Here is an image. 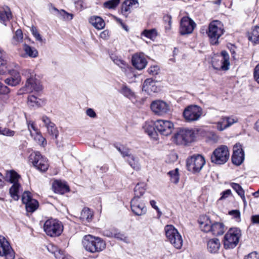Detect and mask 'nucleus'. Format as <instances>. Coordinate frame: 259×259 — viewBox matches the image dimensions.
Returning <instances> with one entry per match:
<instances>
[{
    "mask_svg": "<svg viewBox=\"0 0 259 259\" xmlns=\"http://www.w3.org/2000/svg\"><path fill=\"white\" fill-rule=\"evenodd\" d=\"M83 248L92 253H100L104 250L106 246V242L101 238L92 235H87L82 239Z\"/></svg>",
    "mask_w": 259,
    "mask_h": 259,
    "instance_id": "1",
    "label": "nucleus"
},
{
    "mask_svg": "<svg viewBox=\"0 0 259 259\" xmlns=\"http://www.w3.org/2000/svg\"><path fill=\"white\" fill-rule=\"evenodd\" d=\"M22 75L26 78V81L25 86L20 89L18 91L19 95L31 93L33 91L39 92L42 89L39 80L35 78V74L33 70L30 69L23 70L22 73Z\"/></svg>",
    "mask_w": 259,
    "mask_h": 259,
    "instance_id": "2",
    "label": "nucleus"
},
{
    "mask_svg": "<svg viewBox=\"0 0 259 259\" xmlns=\"http://www.w3.org/2000/svg\"><path fill=\"white\" fill-rule=\"evenodd\" d=\"M164 232L166 240L175 248L181 249L183 246V240L178 230L174 226L167 225L164 227Z\"/></svg>",
    "mask_w": 259,
    "mask_h": 259,
    "instance_id": "3",
    "label": "nucleus"
},
{
    "mask_svg": "<svg viewBox=\"0 0 259 259\" xmlns=\"http://www.w3.org/2000/svg\"><path fill=\"white\" fill-rule=\"evenodd\" d=\"M195 133L192 129L180 128L173 137V141L178 145H187L194 140Z\"/></svg>",
    "mask_w": 259,
    "mask_h": 259,
    "instance_id": "4",
    "label": "nucleus"
},
{
    "mask_svg": "<svg viewBox=\"0 0 259 259\" xmlns=\"http://www.w3.org/2000/svg\"><path fill=\"white\" fill-rule=\"evenodd\" d=\"M44 230L47 235L51 237H58L63 232V226L61 222L57 219L51 218L45 221Z\"/></svg>",
    "mask_w": 259,
    "mask_h": 259,
    "instance_id": "5",
    "label": "nucleus"
},
{
    "mask_svg": "<svg viewBox=\"0 0 259 259\" xmlns=\"http://www.w3.org/2000/svg\"><path fill=\"white\" fill-rule=\"evenodd\" d=\"M224 32L223 26L220 21L215 20L211 22L209 25L208 29L207 31L210 43L212 45L218 44L219 38Z\"/></svg>",
    "mask_w": 259,
    "mask_h": 259,
    "instance_id": "6",
    "label": "nucleus"
},
{
    "mask_svg": "<svg viewBox=\"0 0 259 259\" xmlns=\"http://www.w3.org/2000/svg\"><path fill=\"white\" fill-rule=\"evenodd\" d=\"M203 114L202 108L196 105H191L186 107L183 110V117L185 121L189 123L199 120Z\"/></svg>",
    "mask_w": 259,
    "mask_h": 259,
    "instance_id": "7",
    "label": "nucleus"
},
{
    "mask_svg": "<svg viewBox=\"0 0 259 259\" xmlns=\"http://www.w3.org/2000/svg\"><path fill=\"white\" fill-rule=\"evenodd\" d=\"M241 232L238 228H230L224 236V245L226 249L233 248L238 244Z\"/></svg>",
    "mask_w": 259,
    "mask_h": 259,
    "instance_id": "8",
    "label": "nucleus"
},
{
    "mask_svg": "<svg viewBox=\"0 0 259 259\" xmlns=\"http://www.w3.org/2000/svg\"><path fill=\"white\" fill-rule=\"evenodd\" d=\"M229 156L228 147L223 145L213 151L211 156V161L217 164H223L228 160Z\"/></svg>",
    "mask_w": 259,
    "mask_h": 259,
    "instance_id": "9",
    "label": "nucleus"
},
{
    "mask_svg": "<svg viewBox=\"0 0 259 259\" xmlns=\"http://www.w3.org/2000/svg\"><path fill=\"white\" fill-rule=\"evenodd\" d=\"M205 164L204 157L200 154L194 155L187 160V169L193 173L199 172Z\"/></svg>",
    "mask_w": 259,
    "mask_h": 259,
    "instance_id": "10",
    "label": "nucleus"
},
{
    "mask_svg": "<svg viewBox=\"0 0 259 259\" xmlns=\"http://www.w3.org/2000/svg\"><path fill=\"white\" fill-rule=\"evenodd\" d=\"M29 160L40 171H45L49 167L47 159L38 151H32L29 156Z\"/></svg>",
    "mask_w": 259,
    "mask_h": 259,
    "instance_id": "11",
    "label": "nucleus"
},
{
    "mask_svg": "<svg viewBox=\"0 0 259 259\" xmlns=\"http://www.w3.org/2000/svg\"><path fill=\"white\" fill-rule=\"evenodd\" d=\"M154 125L157 132L165 136L170 135L174 128L173 123L166 120H157L154 122Z\"/></svg>",
    "mask_w": 259,
    "mask_h": 259,
    "instance_id": "12",
    "label": "nucleus"
},
{
    "mask_svg": "<svg viewBox=\"0 0 259 259\" xmlns=\"http://www.w3.org/2000/svg\"><path fill=\"white\" fill-rule=\"evenodd\" d=\"M152 111L156 115H163L170 111L169 105L162 100H155L151 104Z\"/></svg>",
    "mask_w": 259,
    "mask_h": 259,
    "instance_id": "13",
    "label": "nucleus"
},
{
    "mask_svg": "<svg viewBox=\"0 0 259 259\" xmlns=\"http://www.w3.org/2000/svg\"><path fill=\"white\" fill-rule=\"evenodd\" d=\"M0 256H5L6 259H14L15 252L6 238L0 236Z\"/></svg>",
    "mask_w": 259,
    "mask_h": 259,
    "instance_id": "14",
    "label": "nucleus"
},
{
    "mask_svg": "<svg viewBox=\"0 0 259 259\" xmlns=\"http://www.w3.org/2000/svg\"><path fill=\"white\" fill-rule=\"evenodd\" d=\"M221 59L212 61V65L216 70H227L229 68V56L226 51L221 52Z\"/></svg>",
    "mask_w": 259,
    "mask_h": 259,
    "instance_id": "15",
    "label": "nucleus"
},
{
    "mask_svg": "<svg viewBox=\"0 0 259 259\" xmlns=\"http://www.w3.org/2000/svg\"><path fill=\"white\" fill-rule=\"evenodd\" d=\"M195 27L196 24L191 19L188 17H184L181 20L180 33L182 35L190 34Z\"/></svg>",
    "mask_w": 259,
    "mask_h": 259,
    "instance_id": "16",
    "label": "nucleus"
},
{
    "mask_svg": "<svg viewBox=\"0 0 259 259\" xmlns=\"http://www.w3.org/2000/svg\"><path fill=\"white\" fill-rule=\"evenodd\" d=\"M131 207L133 213L137 215L145 214L147 208L144 203L139 198L134 197L131 201Z\"/></svg>",
    "mask_w": 259,
    "mask_h": 259,
    "instance_id": "17",
    "label": "nucleus"
},
{
    "mask_svg": "<svg viewBox=\"0 0 259 259\" xmlns=\"http://www.w3.org/2000/svg\"><path fill=\"white\" fill-rule=\"evenodd\" d=\"M244 160V152L240 143H236L233 147L232 161L236 165H241Z\"/></svg>",
    "mask_w": 259,
    "mask_h": 259,
    "instance_id": "18",
    "label": "nucleus"
},
{
    "mask_svg": "<svg viewBox=\"0 0 259 259\" xmlns=\"http://www.w3.org/2000/svg\"><path fill=\"white\" fill-rule=\"evenodd\" d=\"M237 121V118L233 116H223L221 120L217 123V128L220 131H223Z\"/></svg>",
    "mask_w": 259,
    "mask_h": 259,
    "instance_id": "19",
    "label": "nucleus"
},
{
    "mask_svg": "<svg viewBox=\"0 0 259 259\" xmlns=\"http://www.w3.org/2000/svg\"><path fill=\"white\" fill-rule=\"evenodd\" d=\"M156 82L151 78H148L145 80L143 85V91H145L148 94L152 93L158 92L159 89L156 85Z\"/></svg>",
    "mask_w": 259,
    "mask_h": 259,
    "instance_id": "20",
    "label": "nucleus"
},
{
    "mask_svg": "<svg viewBox=\"0 0 259 259\" xmlns=\"http://www.w3.org/2000/svg\"><path fill=\"white\" fill-rule=\"evenodd\" d=\"M133 65L139 70L144 69L147 63V60L143 54H135L132 57Z\"/></svg>",
    "mask_w": 259,
    "mask_h": 259,
    "instance_id": "21",
    "label": "nucleus"
},
{
    "mask_svg": "<svg viewBox=\"0 0 259 259\" xmlns=\"http://www.w3.org/2000/svg\"><path fill=\"white\" fill-rule=\"evenodd\" d=\"M21 81V76L18 71L12 70L10 71V76L5 80V82L12 87L16 86Z\"/></svg>",
    "mask_w": 259,
    "mask_h": 259,
    "instance_id": "22",
    "label": "nucleus"
},
{
    "mask_svg": "<svg viewBox=\"0 0 259 259\" xmlns=\"http://www.w3.org/2000/svg\"><path fill=\"white\" fill-rule=\"evenodd\" d=\"M49 10L50 12L58 17H62L65 20H70L73 18V15L65 12L63 10H59L52 4H50Z\"/></svg>",
    "mask_w": 259,
    "mask_h": 259,
    "instance_id": "23",
    "label": "nucleus"
},
{
    "mask_svg": "<svg viewBox=\"0 0 259 259\" xmlns=\"http://www.w3.org/2000/svg\"><path fill=\"white\" fill-rule=\"evenodd\" d=\"M138 5L137 0H126L124 2L121 7V13L125 16H127L131 12L134 6Z\"/></svg>",
    "mask_w": 259,
    "mask_h": 259,
    "instance_id": "24",
    "label": "nucleus"
},
{
    "mask_svg": "<svg viewBox=\"0 0 259 259\" xmlns=\"http://www.w3.org/2000/svg\"><path fill=\"white\" fill-rule=\"evenodd\" d=\"M198 221L200 228L202 231L206 233L210 232L212 223L207 217H202Z\"/></svg>",
    "mask_w": 259,
    "mask_h": 259,
    "instance_id": "25",
    "label": "nucleus"
},
{
    "mask_svg": "<svg viewBox=\"0 0 259 259\" xmlns=\"http://www.w3.org/2000/svg\"><path fill=\"white\" fill-rule=\"evenodd\" d=\"M210 232L215 236L222 235L226 230V228L223 223L213 222L212 224Z\"/></svg>",
    "mask_w": 259,
    "mask_h": 259,
    "instance_id": "26",
    "label": "nucleus"
},
{
    "mask_svg": "<svg viewBox=\"0 0 259 259\" xmlns=\"http://www.w3.org/2000/svg\"><path fill=\"white\" fill-rule=\"evenodd\" d=\"M46 248L49 252L54 254L57 259H64V256L63 251L58 249V247L53 244L50 243L46 246Z\"/></svg>",
    "mask_w": 259,
    "mask_h": 259,
    "instance_id": "27",
    "label": "nucleus"
},
{
    "mask_svg": "<svg viewBox=\"0 0 259 259\" xmlns=\"http://www.w3.org/2000/svg\"><path fill=\"white\" fill-rule=\"evenodd\" d=\"M90 23L96 29H102L105 27V24L103 19L100 17L94 16L89 19Z\"/></svg>",
    "mask_w": 259,
    "mask_h": 259,
    "instance_id": "28",
    "label": "nucleus"
},
{
    "mask_svg": "<svg viewBox=\"0 0 259 259\" xmlns=\"http://www.w3.org/2000/svg\"><path fill=\"white\" fill-rule=\"evenodd\" d=\"M220 242L218 238L210 239L207 242V248L211 253H216L220 247Z\"/></svg>",
    "mask_w": 259,
    "mask_h": 259,
    "instance_id": "29",
    "label": "nucleus"
},
{
    "mask_svg": "<svg viewBox=\"0 0 259 259\" xmlns=\"http://www.w3.org/2000/svg\"><path fill=\"white\" fill-rule=\"evenodd\" d=\"M53 187L56 193L63 194L69 191V188L65 183L59 181H56L53 184Z\"/></svg>",
    "mask_w": 259,
    "mask_h": 259,
    "instance_id": "30",
    "label": "nucleus"
},
{
    "mask_svg": "<svg viewBox=\"0 0 259 259\" xmlns=\"http://www.w3.org/2000/svg\"><path fill=\"white\" fill-rule=\"evenodd\" d=\"M12 18V14L8 8L0 9V22L5 25V22L9 21Z\"/></svg>",
    "mask_w": 259,
    "mask_h": 259,
    "instance_id": "31",
    "label": "nucleus"
},
{
    "mask_svg": "<svg viewBox=\"0 0 259 259\" xmlns=\"http://www.w3.org/2000/svg\"><path fill=\"white\" fill-rule=\"evenodd\" d=\"M42 102L41 99L33 95L29 96L28 97L27 104L31 108H37L41 106Z\"/></svg>",
    "mask_w": 259,
    "mask_h": 259,
    "instance_id": "32",
    "label": "nucleus"
},
{
    "mask_svg": "<svg viewBox=\"0 0 259 259\" xmlns=\"http://www.w3.org/2000/svg\"><path fill=\"white\" fill-rule=\"evenodd\" d=\"M126 160L134 169L137 171L140 170L141 164L138 157L132 155L127 158Z\"/></svg>",
    "mask_w": 259,
    "mask_h": 259,
    "instance_id": "33",
    "label": "nucleus"
},
{
    "mask_svg": "<svg viewBox=\"0 0 259 259\" xmlns=\"http://www.w3.org/2000/svg\"><path fill=\"white\" fill-rule=\"evenodd\" d=\"M19 176L14 170L7 171L5 176V180L11 183H18Z\"/></svg>",
    "mask_w": 259,
    "mask_h": 259,
    "instance_id": "34",
    "label": "nucleus"
},
{
    "mask_svg": "<svg viewBox=\"0 0 259 259\" xmlns=\"http://www.w3.org/2000/svg\"><path fill=\"white\" fill-rule=\"evenodd\" d=\"M248 39L255 44H259V26H255L248 35Z\"/></svg>",
    "mask_w": 259,
    "mask_h": 259,
    "instance_id": "35",
    "label": "nucleus"
},
{
    "mask_svg": "<svg viewBox=\"0 0 259 259\" xmlns=\"http://www.w3.org/2000/svg\"><path fill=\"white\" fill-rule=\"evenodd\" d=\"M143 129L147 134L150 136L153 137L155 133L157 132L156 128L154 125V122H146L143 126Z\"/></svg>",
    "mask_w": 259,
    "mask_h": 259,
    "instance_id": "36",
    "label": "nucleus"
},
{
    "mask_svg": "<svg viewBox=\"0 0 259 259\" xmlns=\"http://www.w3.org/2000/svg\"><path fill=\"white\" fill-rule=\"evenodd\" d=\"M120 93L124 96L130 100L135 98V93L130 88L125 85H122L120 90Z\"/></svg>",
    "mask_w": 259,
    "mask_h": 259,
    "instance_id": "37",
    "label": "nucleus"
},
{
    "mask_svg": "<svg viewBox=\"0 0 259 259\" xmlns=\"http://www.w3.org/2000/svg\"><path fill=\"white\" fill-rule=\"evenodd\" d=\"M93 212L89 208H84L81 212L80 218L82 221L90 222L93 218Z\"/></svg>",
    "mask_w": 259,
    "mask_h": 259,
    "instance_id": "38",
    "label": "nucleus"
},
{
    "mask_svg": "<svg viewBox=\"0 0 259 259\" xmlns=\"http://www.w3.org/2000/svg\"><path fill=\"white\" fill-rule=\"evenodd\" d=\"M230 185L231 187L236 192L238 195L240 196L243 202L245 203L246 202L244 195L245 193L241 186L239 184L235 183H232Z\"/></svg>",
    "mask_w": 259,
    "mask_h": 259,
    "instance_id": "39",
    "label": "nucleus"
},
{
    "mask_svg": "<svg viewBox=\"0 0 259 259\" xmlns=\"http://www.w3.org/2000/svg\"><path fill=\"white\" fill-rule=\"evenodd\" d=\"M145 184L143 183L137 184L134 189V197L140 199L141 196L145 193Z\"/></svg>",
    "mask_w": 259,
    "mask_h": 259,
    "instance_id": "40",
    "label": "nucleus"
},
{
    "mask_svg": "<svg viewBox=\"0 0 259 259\" xmlns=\"http://www.w3.org/2000/svg\"><path fill=\"white\" fill-rule=\"evenodd\" d=\"M111 59L114 63L120 67L125 72L127 70H130L131 68L126 63L125 61L117 57H111Z\"/></svg>",
    "mask_w": 259,
    "mask_h": 259,
    "instance_id": "41",
    "label": "nucleus"
},
{
    "mask_svg": "<svg viewBox=\"0 0 259 259\" xmlns=\"http://www.w3.org/2000/svg\"><path fill=\"white\" fill-rule=\"evenodd\" d=\"M20 187V185L19 183H14L10 189L9 192L11 196L15 200L19 199L18 192Z\"/></svg>",
    "mask_w": 259,
    "mask_h": 259,
    "instance_id": "42",
    "label": "nucleus"
},
{
    "mask_svg": "<svg viewBox=\"0 0 259 259\" xmlns=\"http://www.w3.org/2000/svg\"><path fill=\"white\" fill-rule=\"evenodd\" d=\"M38 207V201L34 199L25 204L26 211L29 212H33L35 211Z\"/></svg>",
    "mask_w": 259,
    "mask_h": 259,
    "instance_id": "43",
    "label": "nucleus"
},
{
    "mask_svg": "<svg viewBox=\"0 0 259 259\" xmlns=\"http://www.w3.org/2000/svg\"><path fill=\"white\" fill-rule=\"evenodd\" d=\"M23 50L26 54L31 58H35L38 56L37 51L35 48L31 47L28 45H24Z\"/></svg>",
    "mask_w": 259,
    "mask_h": 259,
    "instance_id": "44",
    "label": "nucleus"
},
{
    "mask_svg": "<svg viewBox=\"0 0 259 259\" xmlns=\"http://www.w3.org/2000/svg\"><path fill=\"white\" fill-rule=\"evenodd\" d=\"M23 38V35L22 30L21 29H18L15 32L12 39V44L14 45H17L22 42Z\"/></svg>",
    "mask_w": 259,
    "mask_h": 259,
    "instance_id": "45",
    "label": "nucleus"
},
{
    "mask_svg": "<svg viewBox=\"0 0 259 259\" xmlns=\"http://www.w3.org/2000/svg\"><path fill=\"white\" fill-rule=\"evenodd\" d=\"M167 174L170 178L172 183L177 184L179 181V169L176 168L173 170L169 171Z\"/></svg>",
    "mask_w": 259,
    "mask_h": 259,
    "instance_id": "46",
    "label": "nucleus"
},
{
    "mask_svg": "<svg viewBox=\"0 0 259 259\" xmlns=\"http://www.w3.org/2000/svg\"><path fill=\"white\" fill-rule=\"evenodd\" d=\"M116 148L123 157H127L128 158L132 155L130 153V149L123 145L116 146Z\"/></svg>",
    "mask_w": 259,
    "mask_h": 259,
    "instance_id": "47",
    "label": "nucleus"
},
{
    "mask_svg": "<svg viewBox=\"0 0 259 259\" xmlns=\"http://www.w3.org/2000/svg\"><path fill=\"white\" fill-rule=\"evenodd\" d=\"M142 35L151 39H153L156 37L157 33L155 29H152L150 30H145L142 32Z\"/></svg>",
    "mask_w": 259,
    "mask_h": 259,
    "instance_id": "48",
    "label": "nucleus"
},
{
    "mask_svg": "<svg viewBox=\"0 0 259 259\" xmlns=\"http://www.w3.org/2000/svg\"><path fill=\"white\" fill-rule=\"evenodd\" d=\"M48 132V133L52 136H55V138L56 139L58 136V131L57 129V127L55 126V124L53 123H51L49 126L46 127Z\"/></svg>",
    "mask_w": 259,
    "mask_h": 259,
    "instance_id": "49",
    "label": "nucleus"
},
{
    "mask_svg": "<svg viewBox=\"0 0 259 259\" xmlns=\"http://www.w3.org/2000/svg\"><path fill=\"white\" fill-rule=\"evenodd\" d=\"M120 0H109L104 3V7L107 9H114L119 4Z\"/></svg>",
    "mask_w": 259,
    "mask_h": 259,
    "instance_id": "50",
    "label": "nucleus"
},
{
    "mask_svg": "<svg viewBox=\"0 0 259 259\" xmlns=\"http://www.w3.org/2000/svg\"><path fill=\"white\" fill-rule=\"evenodd\" d=\"M113 237L125 242H128V238L126 237L124 234L119 232L117 229H116V233L114 234Z\"/></svg>",
    "mask_w": 259,
    "mask_h": 259,
    "instance_id": "51",
    "label": "nucleus"
},
{
    "mask_svg": "<svg viewBox=\"0 0 259 259\" xmlns=\"http://www.w3.org/2000/svg\"><path fill=\"white\" fill-rule=\"evenodd\" d=\"M34 140L40 145L44 146L47 144V142L41 134L38 133V132L36 133V136L34 138Z\"/></svg>",
    "mask_w": 259,
    "mask_h": 259,
    "instance_id": "52",
    "label": "nucleus"
},
{
    "mask_svg": "<svg viewBox=\"0 0 259 259\" xmlns=\"http://www.w3.org/2000/svg\"><path fill=\"white\" fill-rule=\"evenodd\" d=\"M14 134V131L6 127L3 128L0 127V135L8 137H12Z\"/></svg>",
    "mask_w": 259,
    "mask_h": 259,
    "instance_id": "53",
    "label": "nucleus"
},
{
    "mask_svg": "<svg viewBox=\"0 0 259 259\" xmlns=\"http://www.w3.org/2000/svg\"><path fill=\"white\" fill-rule=\"evenodd\" d=\"M31 31L36 40L40 42H43L42 38L35 27L32 26L31 28Z\"/></svg>",
    "mask_w": 259,
    "mask_h": 259,
    "instance_id": "54",
    "label": "nucleus"
},
{
    "mask_svg": "<svg viewBox=\"0 0 259 259\" xmlns=\"http://www.w3.org/2000/svg\"><path fill=\"white\" fill-rule=\"evenodd\" d=\"M116 229L114 228L106 229L103 231V234L105 236L112 238L113 237L114 234L116 233Z\"/></svg>",
    "mask_w": 259,
    "mask_h": 259,
    "instance_id": "55",
    "label": "nucleus"
},
{
    "mask_svg": "<svg viewBox=\"0 0 259 259\" xmlns=\"http://www.w3.org/2000/svg\"><path fill=\"white\" fill-rule=\"evenodd\" d=\"M32 199V198H31V194L29 192L25 191L23 193L22 196V201L24 204H25Z\"/></svg>",
    "mask_w": 259,
    "mask_h": 259,
    "instance_id": "56",
    "label": "nucleus"
},
{
    "mask_svg": "<svg viewBox=\"0 0 259 259\" xmlns=\"http://www.w3.org/2000/svg\"><path fill=\"white\" fill-rule=\"evenodd\" d=\"M231 195H232V192H231V190H230V189L226 190L222 192L221 197L220 198L219 200H222L223 199H225L227 198H228Z\"/></svg>",
    "mask_w": 259,
    "mask_h": 259,
    "instance_id": "57",
    "label": "nucleus"
},
{
    "mask_svg": "<svg viewBox=\"0 0 259 259\" xmlns=\"http://www.w3.org/2000/svg\"><path fill=\"white\" fill-rule=\"evenodd\" d=\"M10 92V89L0 82V93L7 94Z\"/></svg>",
    "mask_w": 259,
    "mask_h": 259,
    "instance_id": "58",
    "label": "nucleus"
},
{
    "mask_svg": "<svg viewBox=\"0 0 259 259\" xmlns=\"http://www.w3.org/2000/svg\"><path fill=\"white\" fill-rule=\"evenodd\" d=\"M244 259H259V256L256 251H253L245 256Z\"/></svg>",
    "mask_w": 259,
    "mask_h": 259,
    "instance_id": "59",
    "label": "nucleus"
},
{
    "mask_svg": "<svg viewBox=\"0 0 259 259\" xmlns=\"http://www.w3.org/2000/svg\"><path fill=\"white\" fill-rule=\"evenodd\" d=\"M254 78L257 82L259 83V64L254 68Z\"/></svg>",
    "mask_w": 259,
    "mask_h": 259,
    "instance_id": "60",
    "label": "nucleus"
},
{
    "mask_svg": "<svg viewBox=\"0 0 259 259\" xmlns=\"http://www.w3.org/2000/svg\"><path fill=\"white\" fill-rule=\"evenodd\" d=\"M159 68L157 66H151L148 69V72L152 75H155L158 73Z\"/></svg>",
    "mask_w": 259,
    "mask_h": 259,
    "instance_id": "61",
    "label": "nucleus"
},
{
    "mask_svg": "<svg viewBox=\"0 0 259 259\" xmlns=\"http://www.w3.org/2000/svg\"><path fill=\"white\" fill-rule=\"evenodd\" d=\"M229 214L236 219L240 218V211L238 210H231L229 212Z\"/></svg>",
    "mask_w": 259,
    "mask_h": 259,
    "instance_id": "62",
    "label": "nucleus"
},
{
    "mask_svg": "<svg viewBox=\"0 0 259 259\" xmlns=\"http://www.w3.org/2000/svg\"><path fill=\"white\" fill-rule=\"evenodd\" d=\"M86 114L88 116L92 118H95L97 116L96 113L92 108H89L86 111Z\"/></svg>",
    "mask_w": 259,
    "mask_h": 259,
    "instance_id": "63",
    "label": "nucleus"
},
{
    "mask_svg": "<svg viewBox=\"0 0 259 259\" xmlns=\"http://www.w3.org/2000/svg\"><path fill=\"white\" fill-rule=\"evenodd\" d=\"M250 219L252 224H259V214L252 215Z\"/></svg>",
    "mask_w": 259,
    "mask_h": 259,
    "instance_id": "64",
    "label": "nucleus"
}]
</instances>
